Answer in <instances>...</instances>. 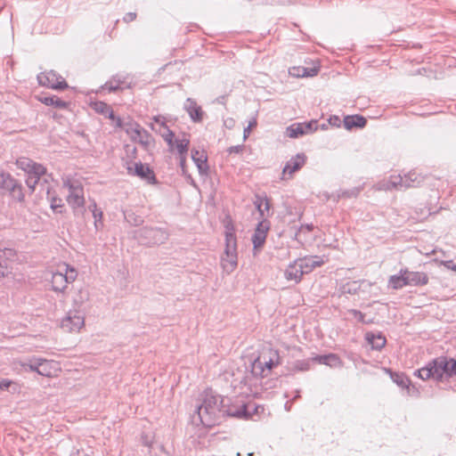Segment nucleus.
Instances as JSON below:
<instances>
[{
	"label": "nucleus",
	"instance_id": "nucleus-18",
	"mask_svg": "<svg viewBox=\"0 0 456 456\" xmlns=\"http://www.w3.org/2000/svg\"><path fill=\"white\" fill-rule=\"evenodd\" d=\"M404 274H406V280L408 286H424L428 283V276L423 272H413L405 268Z\"/></svg>",
	"mask_w": 456,
	"mask_h": 456
},
{
	"label": "nucleus",
	"instance_id": "nucleus-12",
	"mask_svg": "<svg viewBox=\"0 0 456 456\" xmlns=\"http://www.w3.org/2000/svg\"><path fill=\"white\" fill-rule=\"evenodd\" d=\"M256 410L257 407L254 403H242L239 406H229L225 412L231 417L248 419L252 416V412L256 411Z\"/></svg>",
	"mask_w": 456,
	"mask_h": 456
},
{
	"label": "nucleus",
	"instance_id": "nucleus-17",
	"mask_svg": "<svg viewBox=\"0 0 456 456\" xmlns=\"http://www.w3.org/2000/svg\"><path fill=\"white\" fill-rule=\"evenodd\" d=\"M184 109L193 122L200 123L202 121L204 111L195 100L188 98L184 103Z\"/></svg>",
	"mask_w": 456,
	"mask_h": 456
},
{
	"label": "nucleus",
	"instance_id": "nucleus-22",
	"mask_svg": "<svg viewBox=\"0 0 456 456\" xmlns=\"http://www.w3.org/2000/svg\"><path fill=\"white\" fill-rule=\"evenodd\" d=\"M305 155L297 154L295 158H292L289 161L287 162L283 168V175H286L289 174L291 175L294 172L299 170L305 165Z\"/></svg>",
	"mask_w": 456,
	"mask_h": 456
},
{
	"label": "nucleus",
	"instance_id": "nucleus-41",
	"mask_svg": "<svg viewBox=\"0 0 456 456\" xmlns=\"http://www.w3.org/2000/svg\"><path fill=\"white\" fill-rule=\"evenodd\" d=\"M63 207H64V205L62 203L61 199L53 198L51 200V208L54 211L61 212L62 211L61 209H62Z\"/></svg>",
	"mask_w": 456,
	"mask_h": 456
},
{
	"label": "nucleus",
	"instance_id": "nucleus-46",
	"mask_svg": "<svg viewBox=\"0 0 456 456\" xmlns=\"http://www.w3.org/2000/svg\"><path fill=\"white\" fill-rule=\"evenodd\" d=\"M329 123L332 126H340V124H341V119L338 116H332L329 118Z\"/></svg>",
	"mask_w": 456,
	"mask_h": 456
},
{
	"label": "nucleus",
	"instance_id": "nucleus-31",
	"mask_svg": "<svg viewBox=\"0 0 456 456\" xmlns=\"http://www.w3.org/2000/svg\"><path fill=\"white\" fill-rule=\"evenodd\" d=\"M312 361L318 362L319 363L326 364L330 367L338 366L340 362L339 358L333 354L327 355H319L312 359Z\"/></svg>",
	"mask_w": 456,
	"mask_h": 456
},
{
	"label": "nucleus",
	"instance_id": "nucleus-43",
	"mask_svg": "<svg viewBox=\"0 0 456 456\" xmlns=\"http://www.w3.org/2000/svg\"><path fill=\"white\" fill-rule=\"evenodd\" d=\"M256 126V118H253L252 120L249 121L248 123V126L247 127L244 128V131H243V139L246 140L249 134H250V131L253 127H255Z\"/></svg>",
	"mask_w": 456,
	"mask_h": 456
},
{
	"label": "nucleus",
	"instance_id": "nucleus-39",
	"mask_svg": "<svg viewBox=\"0 0 456 456\" xmlns=\"http://www.w3.org/2000/svg\"><path fill=\"white\" fill-rule=\"evenodd\" d=\"M28 178L26 179V183L28 188H30L32 191L35 189L36 185L38 183V180L41 175H37L36 174H28Z\"/></svg>",
	"mask_w": 456,
	"mask_h": 456
},
{
	"label": "nucleus",
	"instance_id": "nucleus-29",
	"mask_svg": "<svg viewBox=\"0 0 456 456\" xmlns=\"http://www.w3.org/2000/svg\"><path fill=\"white\" fill-rule=\"evenodd\" d=\"M319 67L305 68V67H294L289 73L296 77H314L317 75Z\"/></svg>",
	"mask_w": 456,
	"mask_h": 456
},
{
	"label": "nucleus",
	"instance_id": "nucleus-26",
	"mask_svg": "<svg viewBox=\"0 0 456 456\" xmlns=\"http://www.w3.org/2000/svg\"><path fill=\"white\" fill-rule=\"evenodd\" d=\"M53 362L52 361H48L45 359H39L37 374L44 377H52L54 375L55 368L53 366Z\"/></svg>",
	"mask_w": 456,
	"mask_h": 456
},
{
	"label": "nucleus",
	"instance_id": "nucleus-45",
	"mask_svg": "<svg viewBox=\"0 0 456 456\" xmlns=\"http://www.w3.org/2000/svg\"><path fill=\"white\" fill-rule=\"evenodd\" d=\"M104 110H107L109 111V118L111 119H116L115 115L112 110H109V107L104 103H100V108L98 109L99 111L104 112Z\"/></svg>",
	"mask_w": 456,
	"mask_h": 456
},
{
	"label": "nucleus",
	"instance_id": "nucleus-36",
	"mask_svg": "<svg viewBox=\"0 0 456 456\" xmlns=\"http://www.w3.org/2000/svg\"><path fill=\"white\" fill-rule=\"evenodd\" d=\"M102 211L97 208V206H94V209H93V216L94 218V226L96 230H100L102 226Z\"/></svg>",
	"mask_w": 456,
	"mask_h": 456
},
{
	"label": "nucleus",
	"instance_id": "nucleus-13",
	"mask_svg": "<svg viewBox=\"0 0 456 456\" xmlns=\"http://www.w3.org/2000/svg\"><path fill=\"white\" fill-rule=\"evenodd\" d=\"M317 129V121L312 120L308 123H297L287 128V135L290 138H297Z\"/></svg>",
	"mask_w": 456,
	"mask_h": 456
},
{
	"label": "nucleus",
	"instance_id": "nucleus-7",
	"mask_svg": "<svg viewBox=\"0 0 456 456\" xmlns=\"http://www.w3.org/2000/svg\"><path fill=\"white\" fill-rule=\"evenodd\" d=\"M423 178L415 172H410L404 176L400 175H391L389 179L383 183L384 190H406L411 187H418L422 183Z\"/></svg>",
	"mask_w": 456,
	"mask_h": 456
},
{
	"label": "nucleus",
	"instance_id": "nucleus-20",
	"mask_svg": "<svg viewBox=\"0 0 456 456\" xmlns=\"http://www.w3.org/2000/svg\"><path fill=\"white\" fill-rule=\"evenodd\" d=\"M298 260L300 265H302V269L305 274L311 273L314 268L320 267L324 264V260L318 256H305L298 258Z\"/></svg>",
	"mask_w": 456,
	"mask_h": 456
},
{
	"label": "nucleus",
	"instance_id": "nucleus-44",
	"mask_svg": "<svg viewBox=\"0 0 456 456\" xmlns=\"http://www.w3.org/2000/svg\"><path fill=\"white\" fill-rule=\"evenodd\" d=\"M349 314H352L354 317L357 318L359 322L362 323L366 322L364 320V314L362 312L355 309H352L349 310Z\"/></svg>",
	"mask_w": 456,
	"mask_h": 456
},
{
	"label": "nucleus",
	"instance_id": "nucleus-24",
	"mask_svg": "<svg viewBox=\"0 0 456 456\" xmlns=\"http://www.w3.org/2000/svg\"><path fill=\"white\" fill-rule=\"evenodd\" d=\"M191 159L194 161V163L196 164V166L199 169V172L201 175L207 174V172L208 170V166L207 163L208 159H207L206 154L203 151L200 152L197 150H192L191 151Z\"/></svg>",
	"mask_w": 456,
	"mask_h": 456
},
{
	"label": "nucleus",
	"instance_id": "nucleus-5",
	"mask_svg": "<svg viewBox=\"0 0 456 456\" xmlns=\"http://www.w3.org/2000/svg\"><path fill=\"white\" fill-rule=\"evenodd\" d=\"M63 186L69 190L67 202L72 208L74 215H84L86 200L82 183L77 180L67 178L63 181Z\"/></svg>",
	"mask_w": 456,
	"mask_h": 456
},
{
	"label": "nucleus",
	"instance_id": "nucleus-52",
	"mask_svg": "<svg viewBox=\"0 0 456 456\" xmlns=\"http://www.w3.org/2000/svg\"><path fill=\"white\" fill-rule=\"evenodd\" d=\"M186 161V155H180V166L183 169H184Z\"/></svg>",
	"mask_w": 456,
	"mask_h": 456
},
{
	"label": "nucleus",
	"instance_id": "nucleus-30",
	"mask_svg": "<svg viewBox=\"0 0 456 456\" xmlns=\"http://www.w3.org/2000/svg\"><path fill=\"white\" fill-rule=\"evenodd\" d=\"M366 339L371 345L373 349L380 350L386 345V338L381 334L375 335L372 333H367Z\"/></svg>",
	"mask_w": 456,
	"mask_h": 456
},
{
	"label": "nucleus",
	"instance_id": "nucleus-56",
	"mask_svg": "<svg viewBox=\"0 0 456 456\" xmlns=\"http://www.w3.org/2000/svg\"><path fill=\"white\" fill-rule=\"evenodd\" d=\"M253 455H254L253 452L248 453V456H253Z\"/></svg>",
	"mask_w": 456,
	"mask_h": 456
},
{
	"label": "nucleus",
	"instance_id": "nucleus-16",
	"mask_svg": "<svg viewBox=\"0 0 456 456\" xmlns=\"http://www.w3.org/2000/svg\"><path fill=\"white\" fill-rule=\"evenodd\" d=\"M89 300V291L84 287H76L72 294V309L81 310L86 302Z\"/></svg>",
	"mask_w": 456,
	"mask_h": 456
},
{
	"label": "nucleus",
	"instance_id": "nucleus-2",
	"mask_svg": "<svg viewBox=\"0 0 456 456\" xmlns=\"http://www.w3.org/2000/svg\"><path fill=\"white\" fill-rule=\"evenodd\" d=\"M201 403L197 407V413L202 425L212 427L219 419L223 400L212 390H206L201 395Z\"/></svg>",
	"mask_w": 456,
	"mask_h": 456
},
{
	"label": "nucleus",
	"instance_id": "nucleus-28",
	"mask_svg": "<svg viewBox=\"0 0 456 456\" xmlns=\"http://www.w3.org/2000/svg\"><path fill=\"white\" fill-rule=\"evenodd\" d=\"M12 184L10 187H6L5 191L10 192V195L18 201H22L24 194L22 191V186L18 181L12 177Z\"/></svg>",
	"mask_w": 456,
	"mask_h": 456
},
{
	"label": "nucleus",
	"instance_id": "nucleus-48",
	"mask_svg": "<svg viewBox=\"0 0 456 456\" xmlns=\"http://www.w3.org/2000/svg\"><path fill=\"white\" fill-rule=\"evenodd\" d=\"M136 13L135 12H127L124 17L123 20L126 23H129L131 21H134L136 19Z\"/></svg>",
	"mask_w": 456,
	"mask_h": 456
},
{
	"label": "nucleus",
	"instance_id": "nucleus-40",
	"mask_svg": "<svg viewBox=\"0 0 456 456\" xmlns=\"http://www.w3.org/2000/svg\"><path fill=\"white\" fill-rule=\"evenodd\" d=\"M310 368L309 360L297 361L294 363V369L300 371L308 370Z\"/></svg>",
	"mask_w": 456,
	"mask_h": 456
},
{
	"label": "nucleus",
	"instance_id": "nucleus-4",
	"mask_svg": "<svg viewBox=\"0 0 456 456\" xmlns=\"http://www.w3.org/2000/svg\"><path fill=\"white\" fill-rule=\"evenodd\" d=\"M237 266V240L232 228L227 227L225 232V248L221 256V267L225 273L230 274Z\"/></svg>",
	"mask_w": 456,
	"mask_h": 456
},
{
	"label": "nucleus",
	"instance_id": "nucleus-51",
	"mask_svg": "<svg viewBox=\"0 0 456 456\" xmlns=\"http://www.w3.org/2000/svg\"><path fill=\"white\" fill-rule=\"evenodd\" d=\"M11 383L12 381L8 379H0V390L7 389L10 387Z\"/></svg>",
	"mask_w": 456,
	"mask_h": 456
},
{
	"label": "nucleus",
	"instance_id": "nucleus-9",
	"mask_svg": "<svg viewBox=\"0 0 456 456\" xmlns=\"http://www.w3.org/2000/svg\"><path fill=\"white\" fill-rule=\"evenodd\" d=\"M137 239L147 245H159L165 243L169 233L163 228L143 227L136 232Z\"/></svg>",
	"mask_w": 456,
	"mask_h": 456
},
{
	"label": "nucleus",
	"instance_id": "nucleus-19",
	"mask_svg": "<svg viewBox=\"0 0 456 456\" xmlns=\"http://www.w3.org/2000/svg\"><path fill=\"white\" fill-rule=\"evenodd\" d=\"M304 271L302 269V265L298 259L295 260L291 263L287 269L285 270L284 276L288 281H293L296 283H298L302 276L304 275Z\"/></svg>",
	"mask_w": 456,
	"mask_h": 456
},
{
	"label": "nucleus",
	"instance_id": "nucleus-37",
	"mask_svg": "<svg viewBox=\"0 0 456 456\" xmlns=\"http://www.w3.org/2000/svg\"><path fill=\"white\" fill-rule=\"evenodd\" d=\"M12 177L9 174L0 172V189L5 191L6 187H10L12 183Z\"/></svg>",
	"mask_w": 456,
	"mask_h": 456
},
{
	"label": "nucleus",
	"instance_id": "nucleus-50",
	"mask_svg": "<svg viewBox=\"0 0 456 456\" xmlns=\"http://www.w3.org/2000/svg\"><path fill=\"white\" fill-rule=\"evenodd\" d=\"M442 264L448 269L453 270L456 272V265L453 263V261H444Z\"/></svg>",
	"mask_w": 456,
	"mask_h": 456
},
{
	"label": "nucleus",
	"instance_id": "nucleus-8",
	"mask_svg": "<svg viewBox=\"0 0 456 456\" xmlns=\"http://www.w3.org/2000/svg\"><path fill=\"white\" fill-rule=\"evenodd\" d=\"M77 276V272L67 264L58 266V270L52 273V287L54 291L63 292L68 283L73 282Z\"/></svg>",
	"mask_w": 456,
	"mask_h": 456
},
{
	"label": "nucleus",
	"instance_id": "nucleus-27",
	"mask_svg": "<svg viewBox=\"0 0 456 456\" xmlns=\"http://www.w3.org/2000/svg\"><path fill=\"white\" fill-rule=\"evenodd\" d=\"M254 204L259 212L260 216L264 219H265V216H269L270 212V201L267 198H263L260 196L256 197V200L254 201Z\"/></svg>",
	"mask_w": 456,
	"mask_h": 456
},
{
	"label": "nucleus",
	"instance_id": "nucleus-14",
	"mask_svg": "<svg viewBox=\"0 0 456 456\" xmlns=\"http://www.w3.org/2000/svg\"><path fill=\"white\" fill-rule=\"evenodd\" d=\"M16 165L19 168L25 171L28 174H36L37 175H43L46 169L41 164L34 162L32 159L21 157L16 160Z\"/></svg>",
	"mask_w": 456,
	"mask_h": 456
},
{
	"label": "nucleus",
	"instance_id": "nucleus-35",
	"mask_svg": "<svg viewBox=\"0 0 456 456\" xmlns=\"http://www.w3.org/2000/svg\"><path fill=\"white\" fill-rule=\"evenodd\" d=\"M190 141L186 138L179 139L175 141L176 150L180 155H186L188 151Z\"/></svg>",
	"mask_w": 456,
	"mask_h": 456
},
{
	"label": "nucleus",
	"instance_id": "nucleus-11",
	"mask_svg": "<svg viewBox=\"0 0 456 456\" xmlns=\"http://www.w3.org/2000/svg\"><path fill=\"white\" fill-rule=\"evenodd\" d=\"M37 81L39 85L53 89L62 90L68 87L66 81L53 70L41 72L37 75Z\"/></svg>",
	"mask_w": 456,
	"mask_h": 456
},
{
	"label": "nucleus",
	"instance_id": "nucleus-38",
	"mask_svg": "<svg viewBox=\"0 0 456 456\" xmlns=\"http://www.w3.org/2000/svg\"><path fill=\"white\" fill-rule=\"evenodd\" d=\"M164 131L162 132L161 135L163 139L167 142L169 146H173V138L175 136V134L164 124H162Z\"/></svg>",
	"mask_w": 456,
	"mask_h": 456
},
{
	"label": "nucleus",
	"instance_id": "nucleus-54",
	"mask_svg": "<svg viewBox=\"0 0 456 456\" xmlns=\"http://www.w3.org/2000/svg\"><path fill=\"white\" fill-rule=\"evenodd\" d=\"M77 456H89L87 453H86L85 452H80L79 450L77 451Z\"/></svg>",
	"mask_w": 456,
	"mask_h": 456
},
{
	"label": "nucleus",
	"instance_id": "nucleus-34",
	"mask_svg": "<svg viewBox=\"0 0 456 456\" xmlns=\"http://www.w3.org/2000/svg\"><path fill=\"white\" fill-rule=\"evenodd\" d=\"M40 358H33L28 360V362H24L21 363V367L25 371H36L37 373L38 363Z\"/></svg>",
	"mask_w": 456,
	"mask_h": 456
},
{
	"label": "nucleus",
	"instance_id": "nucleus-3",
	"mask_svg": "<svg viewBox=\"0 0 456 456\" xmlns=\"http://www.w3.org/2000/svg\"><path fill=\"white\" fill-rule=\"evenodd\" d=\"M281 363V358L277 350L273 348L264 349L259 356L253 362L251 372L256 377H267L272 369Z\"/></svg>",
	"mask_w": 456,
	"mask_h": 456
},
{
	"label": "nucleus",
	"instance_id": "nucleus-49",
	"mask_svg": "<svg viewBox=\"0 0 456 456\" xmlns=\"http://www.w3.org/2000/svg\"><path fill=\"white\" fill-rule=\"evenodd\" d=\"M244 145L232 146L228 149L229 153H240L243 151Z\"/></svg>",
	"mask_w": 456,
	"mask_h": 456
},
{
	"label": "nucleus",
	"instance_id": "nucleus-23",
	"mask_svg": "<svg viewBox=\"0 0 456 456\" xmlns=\"http://www.w3.org/2000/svg\"><path fill=\"white\" fill-rule=\"evenodd\" d=\"M344 126L347 130L353 128H362L366 126L367 120L364 117L360 115L346 116L343 120Z\"/></svg>",
	"mask_w": 456,
	"mask_h": 456
},
{
	"label": "nucleus",
	"instance_id": "nucleus-33",
	"mask_svg": "<svg viewBox=\"0 0 456 456\" xmlns=\"http://www.w3.org/2000/svg\"><path fill=\"white\" fill-rule=\"evenodd\" d=\"M125 219L127 223L134 226H139L143 223L142 216L135 215L133 212H124Z\"/></svg>",
	"mask_w": 456,
	"mask_h": 456
},
{
	"label": "nucleus",
	"instance_id": "nucleus-6",
	"mask_svg": "<svg viewBox=\"0 0 456 456\" xmlns=\"http://www.w3.org/2000/svg\"><path fill=\"white\" fill-rule=\"evenodd\" d=\"M116 126L121 127L129 135L132 141L139 142L145 149L149 148L152 143L151 135L138 123L129 121L124 123L119 118H117Z\"/></svg>",
	"mask_w": 456,
	"mask_h": 456
},
{
	"label": "nucleus",
	"instance_id": "nucleus-10",
	"mask_svg": "<svg viewBox=\"0 0 456 456\" xmlns=\"http://www.w3.org/2000/svg\"><path fill=\"white\" fill-rule=\"evenodd\" d=\"M85 325V316L81 310L71 309L61 320V328L67 332L79 331Z\"/></svg>",
	"mask_w": 456,
	"mask_h": 456
},
{
	"label": "nucleus",
	"instance_id": "nucleus-47",
	"mask_svg": "<svg viewBox=\"0 0 456 456\" xmlns=\"http://www.w3.org/2000/svg\"><path fill=\"white\" fill-rule=\"evenodd\" d=\"M105 86L110 90V91H117L119 89V81L118 82H114L113 81H110L108 83H106Z\"/></svg>",
	"mask_w": 456,
	"mask_h": 456
},
{
	"label": "nucleus",
	"instance_id": "nucleus-25",
	"mask_svg": "<svg viewBox=\"0 0 456 456\" xmlns=\"http://www.w3.org/2000/svg\"><path fill=\"white\" fill-rule=\"evenodd\" d=\"M404 269H401L398 274L391 275L388 279V287L393 289H400L405 286H408L406 274H404Z\"/></svg>",
	"mask_w": 456,
	"mask_h": 456
},
{
	"label": "nucleus",
	"instance_id": "nucleus-15",
	"mask_svg": "<svg viewBox=\"0 0 456 456\" xmlns=\"http://www.w3.org/2000/svg\"><path fill=\"white\" fill-rule=\"evenodd\" d=\"M270 229V223L266 219L262 220L258 223L255 232L252 236V243L254 245V248H260L265 242V239L267 236V232Z\"/></svg>",
	"mask_w": 456,
	"mask_h": 456
},
{
	"label": "nucleus",
	"instance_id": "nucleus-21",
	"mask_svg": "<svg viewBox=\"0 0 456 456\" xmlns=\"http://www.w3.org/2000/svg\"><path fill=\"white\" fill-rule=\"evenodd\" d=\"M134 175L145 179L149 183H156V177L153 171L146 165L139 162L134 164Z\"/></svg>",
	"mask_w": 456,
	"mask_h": 456
},
{
	"label": "nucleus",
	"instance_id": "nucleus-55",
	"mask_svg": "<svg viewBox=\"0 0 456 456\" xmlns=\"http://www.w3.org/2000/svg\"><path fill=\"white\" fill-rule=\"evenodd\" d=\"M94 206H97L96 202L93 201V203L90 204L89 207H88L89 210H91L93 212V209H94Z\"/></svg>",
	"mask_w": 456,
	"mask_h": 456
},
{
	"label": "nucleus",
	"instance_id": "nucleus-57",
	"mask_svg": "<svg viewBox=\"0 0 456 456\" xmlns=\"http://www.w3.org/2000/svg\"><path fill=\"white\" fill-rule=\"evenodd\" d=\"M129 173H132V167H128Z\"/></svg>",
	"mask_w": 456,
	"mask_h": 456
},
{
	"label": "nucleus",
	"instance_id": "nucleus-32",
	"mask_svg": "<svg viewBox=\"0 0 456 456\" xmlns=\"http://www.w3.org/2000/svg\"><path fill=\"white\" fill-rule=\"evenodd\" d=\"M40 102L47 106H54L58 109H66L68 103L56 96L41 97Z\"/></svg>",
	"mask_w": 456,
	"mask_h": 456
},
{
	"label": "nucleus",
	"instance_id": "nucleus-42",
	"mask_svg": "<svg viewBox=\"0 0 456 456\" xmlns=\"http://www.w3.org/2000/svg\"><path fill=\"white\" fill-rule=\"evenodd\" d=\"M8 274L7 260L0 256V276L4 277Z\"/></svg>",
	"mask_w": 456,
	"mask_h": 456
},
{
	"label": "nucleus",
	"instance_id": "nucleus-53",
	"mask_svg": "<svg viewBox=\"0 0 456 456\" xmlns=\"http://www.w3.org/2000/svg\"><path fill=\"white\" fill-rule=\"evenodd\" d=\"M301 228L302 229H305L308 232H310V231H312L314 229V225L313 224H306V225L302 226Z\"/></svg>",
	"mask_w": 456,
	"mask_h": 456
},
{
	"label": "nucleus",
	"instance_id": "nucleus-1",
	"mask_svg": "<svg viewBox=\"0 0 456 456\" xmlns=\"http://www.w3.org/2000/svg\"><path fill=\"white\" fill-rule=\"evenodd\" d=\"M414 374L423 380L433 379L437 381H444L456 376V361L446 357H438L427 366L415 370Z\"/></svg>",
	"mask_w": 456,
	"mask_h": 456
}]
</instances>
